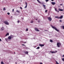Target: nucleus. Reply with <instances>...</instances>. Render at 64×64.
Instances as JSON below:
<instances>
[{
	"instance_id": "7",
	"label": "nucleus",
	"mask_w": 64,
	"mask_h": 64,
	"mask_svg": "<svg viewBox=\"0 0 64 64\" xmlns=\"http://www.w3.org/2000/svg\"><path fill=\"white\" fill-rule=\"evenodd\" d=\"M63 15H62L60 17H59V19H62L63 18Z\"/></svg>"
},
{
	"instance_id": "28",
	"label": "nucleus",
	"mask_w": 64,
	"mask_h": 64,
	"mask_svg": "<svg viewBox=\"0 0 64 64\" xmlns=\"http://www.w3.org/2000/svg\"><path fill=\"white\" fill-rule=\"evenodd\" d=\"M7 14H8V15H10V13H9V12H8L7 13Z\"/></svg>"
},
{
	"instance_id": "20",
	"label": "nucleus",
	"mask_w": 64,
	"mask_h": 64,
	"mask_svg": "<svg viewBox=\"0 0 64 64\" xmlns=\"http://www.w3.org/2000/svg\"><path fill=\"white\" fill-rule=\"evenodd\" d=\"M50 42H53V40H50Z\"/></svg>"
},
{
	"instance_id": "30",
	"label": "nucleus",
	"mask_w": 64,
	"mask_h": 64,
	"mask_svg": "<svg viewBox=\"0 0 64 64\" xmlns=\"http://www.w3.org/2000/svg\"><path fill=\"white\" fill-rule=\"evenodd\" d=\"M62 28L63 29H64V26H62Z\"/></svg>"
},
{
	"instance_id": "17",
	"label": "nucleus",
	"mask_w": 64,
	"mask_h": 64,
	"mask_svg": "<svg viewBox=\"0 0 64 64\" xmlns=\"http://www.w3.org/2000/svg\"><path fill=\"white\" fill-rule=\"evenodd\" d=\"M36 49H40V47H39V46Z\"/></svg>"
},
{
	"instance_id": "49",
	"label": "nucleus",
	"mask_w": 64,
	"mask_h": 64,
	"mask_svg": "<svg viewBox=\"0 0 64 64\" xmlns=\"http://www.w3.org/2000/svg\"><path fill=\"white\" fill-rule=\"evenodd\" d=\"M37 20V19H36V20Z\"/></svg>"
},
{
	"instance_id": "23",
	"label": "nucleus",
	"mask_w": 64,
	"mask_h": 64,
	"mask_svg": "<svg viewBox=\"0 0 64 64\" xmlns=\"http://www.w3.org/2000/svg\"><path fill=\"white\" fill-rule=\"evenodd\" d=\"M55 10L56 11H57V8H55Z\"/></svg>"
},
{
	"instance_id": "50",
	"label": "nucleus",
	"mask_w": 64,
	"mask_h": 64,
	"mask_svg": "<svg viewBox=\"0 0 64 64\" xmlns=\"http://www.w3.org/2000/svg\"><path fill=\"white\" fill-rule=\"evenodd\" d=\"M16 64H17V62H16Z\"/></svg>"
},
{
	"instance_id": "16",
	"label": "nucleus",
	"mask_w": 64,
	"mask_h": 64,
	"mask_svg": "<svg viewBox=\"0 0 64 64\" xmlns=\"http://www.w3.org/2000/svg\"><path fill=\"white\" fill-rule=\"evenodd\" d=\"M37 0L38 2V3H41V2H40V1H39V0Z\"/></svg>"
},
{
	"instance_id": "38",
	"label": "nucleus",
	"mask_w": 64,
	"mask_h": 64,
	"mask_svg": "<svg viewBox=\"0 0 64 64\" xmlns=\"http://www.w3.org/2000/svg\"><path fill=\"white\" fill-rule=\"evenodd\" d=\"M26 5L27 6V3L26 2Z\"/></svg>"
},
{
	"instance_id": "34",
	"label": "nucleus",
	"mask_w": 64,
	"mask_h": 64,
	"mask_svg": "<svg viewBox=\"0 0 64 64\" xmlns=\"http://www.w3.org/2000/svg\"><path fill=\"white\" fill-rule=\"evenodd\" d=\"M20 9H22L23 8H22L21 7H20Z\"/></svg>"
},
{
	"instance_id": "11",
	"label": "nucleus",
	"mask_w": 64,
	"mask_h": 64,
	"mask_svg": "<svg viewBox=\"0 0 64 64\" xmlns=\"http://www.w3.org/2000/svg\"><path fill=\"white\" fill-rule=\"evenodd\" d=\"M52 5H55V2H52Z\"/></svg>"
},
{
	"instance_id": "29",
	"label": "nucleus",
	"mask_w": 64,
	"mask_h": 64,
	"mask_svg": "<svg viewBox=\"0 0 64 64\" xmlns=\"http://www.w3.org/2000/svg\"><path fill=\"white\" fill-rule=\"evenodd\" d=\"M62 61H64V58H62Z\"/></svg>"
},
{
	"instance_id": "39",
	"label": "nucleus",
	"mask_w": 64,
	"mask_h": 64,
	"mask_svg": "<svg viewBox=\"0 0 64 64\" xmlns=\"http://www.w3.org/2000/svg\"><path fill=\"white\" fill-rule=\"evenodd\" d=\"M31 23H33V21H32L31 22Z\"/></svg>"
},
{
	"instance_id": "46",
	"label": "nucleus",
	"mask_w": 64,
	"mask_h": 64,
	"mask_svg": "<svg viewBox=\"0 0 64 64\" xmlns=\"http://www.w3.org/2000/svg\"><path fill=\"white\" fill-rule=\"evenodd\" d=\"M57 11L58 12H59V11Z\"/></svg>"
},
{
	"instance_id": "37",
	"label": "nucleus",
	"mask_w": 64,
	"mask_h": 64,
	"mask_svg": "<svg viewBox=\"0 0 64 64\" xmlns=\"http://www.w3.org/2000/svg\"><path fill=\"white\" fill-rule=\"evenodd\" d=\"M22 46H25V45H24V44H22Z\"/></svg>"
},
{
	"instance_id": "43",
	"label": "nucleus",
	"mask_w": 64,
	"mask_h": 64,
	"mask_svg": "<svg viewBox=\"0 0 64 64\" xmlns=\"http://www.w3.org/2000/svg\"><path fill=\"white\" fill-rule=\"evenodd\" d=\"M5 40L6 41H7V38H5Z\"/></svg>"
},
{
	"instance_id": "35",
	"label": "nucleus",
	"mask_w": 64,
	"mask_h": 64,
	"mask_svg": "<svg viewBox=\"0 0 64 64\" xmlns=\"http://www.w3.org/2000/svg\"><path fill=\"white\" fill-rule=\"evenodd\" d=\"M60 22H62V20H59Z\"/></svg>"
},
{
	"instance_id": "3",
	"label": "nucleus",
	"mask_w": 64,
	"mask_h": 64,
	"mask_svg": "<svg viewBox=\"0 0 64 64\" xmlns=\"http://www.w3.org/2000/svg\"><path fill=\"white\" fill-rule=\"evenodd\" d=\"M13 37H14V36H9L8 38V39L10 40V39H11L12 38H13Z\"/></svg>"
},
{
	"instance_id": "14",
	"label": "nucleus",
	"mask_w": 64,
	"mask_h": 64,
	"mask_svg": "<svg viewBox=\"0 0 64 64\" xmlns=\"http://www.w3.org/2000/svg\"><path fill=\"white\" fill-rule=\"evenodd\" d=\"M25 53L26 54H28V52H25Z\"/></svg>"
},
{
	"instance_id": "24",
	"label": "nucleus",
	"mask_w": 64,
	"mask_h": 64,
	"mask_svg": "<svg viewBox=\"0 0 64 64\" xmlns=\"http://www.w3.org/2000/svg\"><path fill=\"white\" fill-rule=\"evenodd\" d=\"M27 5H26L25 6V7H24L25 8H27Z\"/></svg>"
},
{
	"instance_id": "45",
	"label": "nucleus",
	"mask_w": 64,
	"mask_h": 64,
	"mask_svg": "<svg viewBox=\"0 0 64 64\" xmlns=\"http://www.w3.org/2000/svg\"><path fill=\"white\" fill-rule=\"evenodd\" d=\"M54 0H51L52 1H53Z\"/></svg>"
},
{
	"instance_id": "12",
	"label": "nucleus",
	"mask_w": 64,
	"mask_h": 64,
	"mask_svg": "<svg viewBox=\"0 0 64 64\" xmlns=\"http://www.w3.org/2000/svg\"><path fill=\"white\" fill-rule=\"evenodd\" d=\"M55 18H57V19H59V17L58 16H55Z\"/></svg>"
},
{
	"instance_id": "33",
	"label": "nucleus",
	"mask_w": 64,
	"mask_h": 64,
	"mask_svg": "<svg viewBox=\"0 0 64 64\" xmlns=\"http://www.w3.org/2000/svg\"><path fill=\"white\" fill-rule=\"evenodd\" d=\"M14 9H12V12H14Z\"/></svg>"
},
{
	"instance_id": "21",
	"label": "nucleus",
	"mask_w": 64,
	"mask_h": 64,
	"mask_svg": "<svg viewBox=\"0 0 64 64\" xmlns=\"http://www.w3.org/2000/svg\"><path fill=\"white\" fill-rule=\"evenodd\" d=\"M1 64H4V62H1Z\"/></svg>"
},
{
	"instance_id": "2",
	"label": "nucleus",
	"mask_w": 64,
	"mask_h": 64,
	"mask_svg": "<svg viewBox=\"0 0 64 64\" xmlns=\"http://www.w3.org/2000/svg\"><path fill=\"white\" fill-rule=\"evenodd\" d=\"M57 45L58 46V47H60V46H61V44L60 42H57Z\"/></svg>"
},
{
	"instance_id": "10",
	"label": "nucleus",
	"mask_w": 64,
	"mask_h": 64,
	"mask_svg": "<svg viewBox=\"0 0 64 64\" xmlns=\"http://www.w3.org/2000/svg\"><path fill=\"white\" fill-rule=\"evenodd\" d=\"M58 9H59L58 10L60 11H63V9H60V8H59Z\"/></svg>"
},
{
	"instance_id": "1",
	"label": "nucleus",
	"mask_w": 64,
	"mask_h": 64,
	"mask_svg": "<svg viewBox=\"0 0 64 64\" xmlns=\"http://www.w3.org/2000/svg\"><path fill=\"white\" fill-rule=\"evenodd\" d=\"M52 28L53 29H54V30H56V31H57V32H59V30H58L56 28H55V27H54V26H52Z\"/></svg>"
},
{
	"instance_id": "4",
	"label": "nucleus",
	"mask_w": 64,
	"mask_h": 64,
	"mask_svg": "<svg viewBox=\"0 0 64 64\" xmlns=\"http://www.w3.org/2000/svg\"><path fill=\"white\" fill-rule=\"evenodd\" d=\"M48 18L49 21H51V20H52V18H51V17H48Z\"/></svg>"
},
{
	"instance_id": "13",
	"label": "nucleus",
	"mask_w": 64,
	"mask_h": 64,
	"mask_svg": "<svg viewBox=\"0 0 64 64\" xmlns=\"http://www.w3.org/2000/svg\"><path fill=\"white\" fill-rule=\"evenodd\" d=\"M9 33H8L6 34V36H9Z\"/></svg>"
},
{
	"instance_id": "18",
	"label": "nucleus",
	"mask_w": 64,
	"mask_h": 64,
	"mask_svg": "<svg viewBox=\"0 0 64 64\" xmlns=\"http://www.w3.org/2000/svg\"><path fill=\"white\" fill-rule=\"evenodd\" d=\"M3 10H4V11H5V10H6V8H4Z\"/></svg>"
},
{
	"instance_id": "41",
	"label": "nucleus",
	"mask_w": 64,
	"mask_h": 64,
	"mask_svg": "<svg viewBox=\"0 0 64 64\" xmlns=\"http://www.w3.org/2000/svg\"><path fill=\"white\" fill-rule=\"evenodd\" d=\"M0 41H1V39L0 38Z\"/></svg>"
},
{
	"instance_id": "9",
	"label": "nucleus",
	"mask_w": 64,
	"mask_h": 64,
	"mask_svg": "<svg viewBox=\"0 0 64 64\" xmlns=\"http://www.w3.org/2000/svg\"><path fill=\"white\" fill-rule=\"evenodd\" d=\"M39 45L41 47H43V46H44V44H40Z\"/></svg>"
},
{
	"instance_id": "19",
	"label": "nucleus",
	"mask_w": 64,
	"mask_h": 64,
	"mask_svg": "<svg viewBox=\"0 0 64 64\" xmlns=\"http://www.w3.org/2000/svg\"><path fill=\"white\" fill-rule=\"evenodd\" d=\"M17 12H18V13H20V11L18 10H16Z\"/></svg>"
},
{
	"instance_id": "40",
	"label": "nucleus",
	"mask_w": 64,
	"mask_h": 64,
	"mask_svg": "<svg viewBox=\"0 0 64 64\" xmlns=\"http://www.w3.org/2000/svg\"><path fill=\"white\" fill-rule=\"evenodd\" d=\"M60 6H62V4H60Z\"/></svg>"
},
{
	"instance_id": "26",
	"label": "nucleus",
	"mask_w": 64,
	"mask_h": 64,
	"mask_svg": "<svg viewBox=\"0 0 64 64\" xmlns=\"http://www.w3.org/2000/svg\"><path fill=\"white\" fill-rule=\"evenodd\" d=\"M28 28H27L26 29V31H28Z\"/></svg>"
},
{
	"instance_id": "48",
	"label": "nucleus",
	"mask_w": 64,
	"mask_h": 64,
	"mask_svg": "<svg viewBox=\"0 0 64 64\" xmlns=\"http://www.w3.org/2000/svg\"><path fill=\"white\" fill-rule=\"evenodd\" d=\"M38 22H40L39 21H38Z\"/></svg>"
},
{
	"instance_id": "5",
	"label": "nucleus",
	"mask_w": 64,
	"mask_h": 64,
	"mask_svg": "<svg viewBox=\"0 0 64 64\" xmlns=\"http://www.w3.org/2000/svg\"><path fill=\"white\" fill-rule=\"evenodd\" d=\"M4 23L6 25H9V23L7 21H5V22H4Z\"/></svg>"
},
{
	"instance_id": "6",
	"label": "nucleus",
	"mask_w": 64,
	"mask_h": 64,
	"mask_svg": "<svg viewBox=\"0 0 64 64\" xmlns=\"http://www.w3.org/2000/svg\"><path fill=\"white\" fill-rule=\"evenodd\" d=\"M57 51H56L55 52H52L51 51H50V53H56V52H57Z\"/></svg>"
},
{
	"instance_id": "25",
	"label": "nucleus",
	"mask_w": 64,
	"mask_h": 64,
	"mask_svg": "<svg viewBox=\"0 0 64 64\" xmlns=\"http://www.w3.org/2000/svg\"><path fill=\"white\" fill-rule=\"evenodd\" d=\"M46 0V2H47L48 1H49V0Z\"/></svg>"
},
{
	"instance_id": "31",
	"label": "nucleus",
	"mask_w": 64,
	"mask_h": 64,
	"mask_svg": "<svg viewBox=\"0 0 64 64\" xmlns=\"http://www.w3.org/2000/svg\"><path fill=\"white\" fill-rule=\"evenodd\" d=\"M56 64H59L58 63V62H57V61H56Z\"/></svg>"
},
{
	"instance_id": "22",
	"label": "nucleus",
	"mask_w": 64,
	"mask_h": 64,
	"mask_svg": "<svg viewBox=\"0 0 64 64\" xmlns=\"http://www.w3.org/2000/svg\"><path fill=\"white\" fill-rule=\"evenodd\" d=\"M43 6H44V7H46V6H45V5H43Z\"/></svg>"
},
{
	"instance_id": "42",
	"label": "nucleus",
	"mask_w": 64,
	"mask_h": 64,
	"mask_svg": "<svg viewBox=\"0 0 64 64\" xmlns=\"http://www.w3.org/2000/svg\"><path fill=\"white\" fill-rule=\"evenodd\" d=\"M44 8L45 9H46V8L45 7H44Z\"/></svg>"
},
{
	"instance_id": "36",
	"label": "nucleus",
	"mask_w": 64,
	"mask_h": 64,
	"mask_svg": "<svg viewBox=\"0 0 64 64\" xmlns=\"http://www.w3.org/2000/svg\"><path fill=\"white\" fill-rule=\"evenodd\" d=\"M40 64H42V62H40Z\"/></svg>"
},
{
	"instance_id": "27",
	"label": "nucleus",
	"mask_w": 64,
	"mask_h": 64,
	"mask_svg": "<svg viewBox=\"0 0 64 64\" xmlns=\"http://www.w3.org/2000/svg\"><path fill=\"white\" fill-rule=\"evenodd\" d=\"M45 11L46 13H47V12L48 11V10H46Z\"/></svg>"
},
{
	"instance_id": "51",
	"label": "nucleus",
	"mask_w": 64,
	"mask_h": 64,
	"mask_svg": "<svg viewBox=\"0 0 64 64\" xmlns=\"http://www.w3.org/2000/svg\"><path fill=\"white\" fill-rule=\"evenodd\" d=\"M45 31H47V30H45Z\"/></svg>"
},
{
	"instance_id": "47",
	"label": "nucleus",
	"mask_w": 64,
	"mask_h": 64,
	"mask_svg": "<svg viewBox=\"0 0 64 64\" xmlns=\"http://www.w3.org/2000/svg\"><path fill=\"white\" fill-rule=\"evenodd\" d=\"M24 43H26V42H24Z\"/></svg>"
},
{
	"instance_id": "44",
	"label": "nucleus",
	"mask_w": 64,
	"mask_h": 64,
	"mask_svg": "<svg viewBox=\"0 0 64 64\" xmlns=\"http://www.w3.org/2000/svg\"><path fill=\"white\" fill-rule=\"evenodd\" d=\"M62 57H64V55H63L62 56Z\"/></svg>"
},
{
	"instance_id": "52",
	"label": "nucleus",
	"mask_w": 64,
	"mask_h": 64,
	"mask_svg": "<svg viewBox=\"0 0 64 64\" xmlns=\"http://www.w3.org/2000/svg\"><path fill=\"white\" fill-rule=\"evenodd\" d=\"M14 53L15 54H16L15 52H14Z\"/></svg>"
},
{
	"instance_id": "32",
	"label": "nucleus",
	"mask_w": 64,
	"mask_h": 64,
	"mask_svg": "<svg viewBox=\"0 0 64 64\" xmlns=\"http://www.w3.org/2000/svg\"><path fill=\"white\" fill-rule=\"evenodd\" d=\"M17 22L18 23H19V22H20V21L18 20V22Z\"/></svg>"
},
{
	"instance_id": "8",
	"label": "nucleus",
	"mask_w": 64,
	"mask_h": 64,
	"mask_svg": "<svg viewBox=\"0 0 64 64\" xmlns=\"http://www.w3.org/2000/svg\"><path fill=\"white\" fill-rule=\"evenodd\" d=\"M35 30L36 31H38V32H39L40 31L39 30H38V29L37 28H35Z\"/></svg>"
},
{
	"instance_id": "15",
	"label": "nucleus",
	"mask_w": 64,
	"mask_h": 64,
	"mask_svg": "<svg viewBox=\"0 0 64 64\" xmlns=\"http://www.w3.org/2000/svg\"><path fill=\"white\" fill-rule=\"evenodd\" d=\"M4 29V28L2 27V28H1V30H3Z\"/></svg>"
}]
</instances>
